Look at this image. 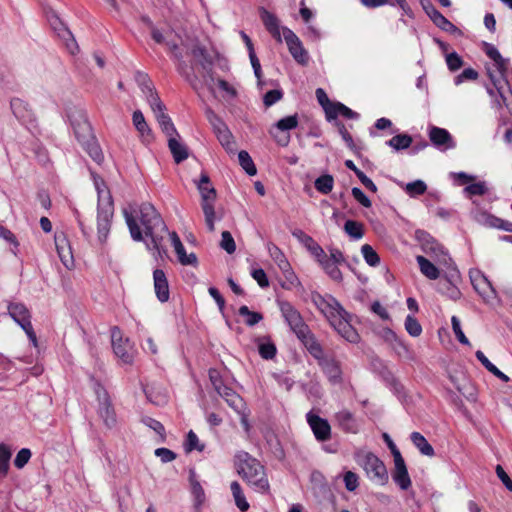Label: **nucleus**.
Here are the masks:
<instances>
[{
  "label": "nucleus",
  "mask_w": 512,
  "mask_h": 512,
  "mask_svg": "<svg viewBox=\"0 0 512 512\" xmlns=\"http://www.w3.org/2000/svg\"><path fill=\"white\" fill-rule=\"evenodd\" d=\"M259 12L265 28L277 41L281 42V27L278 18L263 7Z\"/></svg>",
  "instance_id": "obj_23"
},
{
  "label": "nucleus",
  "mask_w": 512,
  "mask_h": 512,
  "mask_svg": "<svg viewBox=\"0 0 512 512\" xmlns=\"http://www.w3.org/2000/svg\"><path fill=\"white\" fill-rule=\"evenodd\" d=\"M451 323H452L453 332H454L457 340L464 345H470L468 338L465 336V334L463 333V331L461 329L459 319L456 316H452Z\"/></svg>",
  "instance_id": "obj_57"
},
{
  "label": "nucleus",
  "mask_w": 512,
  "mask_h": 512,
  "mask_svg": "<svg viewBox=\"0 0 512 512\" xmlns=\"http://www.w3.org/2000/svg\"><path fill=\"white\" fill-rule=\"evenodd\" d=\"M111 342L114 354L123 364H133L136 349L128 338H123L122 332L118 327L111 329Z\"/></svg>",
  "instance_id": "obj_6"
},
{
  "label": "nucleus",
  "mask_w": 512,
  "mask_h": 512,
  "mask_svg": "<svg viewBox=\"0 0 512 512\" xmlns=\"http://www.w3.org/2000/svg\"><path fill=\"white\" fill-rule=\"evenodd\" d=\"M478 76V72L473 68L464 69L461 74L455 77V84L459 85L466 80H476Z\"/></svg>",
  "instance_id": "obj_63"
},
{
  "label": "nucleus",
  "mask_w": 512,
  "mask_h": 512,
  "mask_svg": "<svg viewBox=\"0 0 512 512\" xmlns=\"http://www.w3.org/2000/svg\"><path fill=\"white\" fill-rule=\"evenodd\" d=\"M170 238L174 250L177 254L178 260L182 265H196L197 257L194 253L187 254L185 251V247L182 244L179 236L176 232L170 233Z\"/></svg>",
  "instance_id": "obj_22"
},
{
  "label": "nucleus",
  "mask_w": 512,
  "mask_h": 512,
  "mask_svg": "<svg viewBox=\"0 0 512 512\" xmlns=\"http://www.w3.org/2000/svg\"><path fill=\"white\" fill-rule=\"evenodd\" d=\"M337 423L346 431H354L356 422L352 413L348 410H341L335 415Z\"/></svg>",
  "instance_id": "obj_41"
},
{
  "label": "nucleus",
  "mask_w": 512,
  "mask_h": 512,
  "mask_svg": "<svg viewBox=\"0 0 512 512\" xmlns=\"http://www.w3.org/2000/svg\"><path fill=\"white\" fill-rule=\"evenodd\" d=\"M191 54L203 70L209 71L211 69L213 60L204 47L195 45L191 50Z\"/></svg>",
  "instance_id": "obj_33"
},
{
  "label": "nucleus",
  "mask_w": 512,
  "mask_h": 512,
  "mask_svg": "<svg viewBox=\"0 0 512 512\" xmlns=\"http://www.w3.org/2000/svg\"><path fill=\"white\" fill-rule=\"evenodd\" d=\"M361 253L366 263L372 267L379 265L380 258L377 252L373 249V247L369 244H364L361 247Z\"/></svg>",
  "instance_id": "obj_51"
},
{
  "label": "nucleus",
  "mask_w": 512,
  "mask_h": 512,
  "mask_svg": "<svg viewBox=\"0 0 512 512\" xmlns=\"http://www.w3.org/2000/svg\"><path fill=\"white\" fill-rule=\"evenodd\" d=\"M311 301L317 307V309L326 317L329 323L333 322L340 315H344L345 309L330 294L321 295L318 292H312Z\"/></svg>",
  "instance_id": "obj_7"
},
{
  "label": "nucleus",
  "mask_w": 512,
  "mask_h": 512,
  "mask_svg": "<svg viewBox=\"0 0 512 512\" xmlns=\"http://www.w3.org/2000/svg\"><path fill=\"white\" fill-rule=\"evenodd\" d=\"M232 495L235 500L236 506L240 511L245 512L249 509V503L242 492L241 486L237 481H233L230 485Z\"/></svg>",
  "instance_id": "obj_40"
},
{
  "label": "nucleus",
  "mask_w": 512,
  "mask_h": 512,
  "mask_svg": "<svg viewBox=\"0 0 512 512\" xmlns=\"http://www.w3.org/2000/svg\"><path fill=\"white\" fill-rule=\"evenodd\" d=\"M55 245L59 258L67 269L74 266V258L70 243L63 232L55 234Z\"/></svg>",
  "instance_id": "obj_15"
},
{
  "label": "nucleus",
  "mask_w": 512,
  "mask_h": 512,
  "mask_svg": "<svg viewBox=\"0 0 512 512\" xmlns=\"http://www.w3.org/2000/svg\"><path fill=\"white\" fill-rule=\"evenodd\" d=\"M415 239L420 244L423 252L430 255L435 259V261H446V253L442 245L439 244L428 232L424 230H416Z\"/></svg>",
  "instance_id": "obj_11"
},
{
  "label": "nucleus",
  "mask_w": 512,
  "mask_h": 512,
  "mask_svg": "<svg viewBox=\"0 0 512 512\" xmlns=\"http://www.w3.org/2000/svg\"><path fill=\"white\" fill-rule=\"evenodd\" d=\"M298 122V115L294 114L278 120L274 126L280 131H289L295 129L298 126Z\"/></svg>",
  "instance_id": "obj_52"
},
{
  "label": "nucleus",
  "mask_w": 512,
  "mask_h": 512,
  "mask_svg": "<svg viewBox=\"0 0 512 512\" xmlns=\"http://www.w3.org/2000/svg\"><path fill=\"white\" fill-rule=\"evenodd\" d=\"M423 8L434 24L440 29L447 32L456 30L455 25L443 16L432 4L428 3L427 5H423Z\"/></svg>",
  "instance_id": "obj_24"
},
{
  "label": "nucleus",
  "mask_w": 512,
  "mask_h": 512,
  "mask_svg": "<svg viewBox=\"0 0 512 512\" xmlns=\"http://www.w3.org/2000/svg\"><path fill=\"white\" fill-rule=\"evenodd\" d=\"M405 329L413 337H418L422 333V327L420 323L411 315L406 317Z\"/></svg>",
  "instance_id": "obj_53"
},
{
  "label": "nucleus",
  "mask_w": 512,
  "mask_h": 512,
  "mask_svg": "<svg viewBox=\"0 0 512 512\" xmlns=\"http://www.w3.org/2000/svg\"><path fill=\"white\" fill-rule=\"evenodd\" d=\"M10 458V450H0V480L5 478L8 473Z\"/></svg>",
  "instance_id": "obj_58"
},
{
  "label": "nucleus",
  "mask_w": 512,
  "mask_h": 512,
  "mask_svg": "<svg viewBox=\"0 0 512 512\" xmlns=\"http://www.w3.org/2000/svg\"><path fill=\"white\" fill-rule=\"evenodd\" d=\"M344 230L354 239H361L364 235L363 225L357 221L347 220L344 225Z\"/></svg>",
  "instance_id": "obj_50"
},
{
  "label": "nucleus",
  "mask_w": 512,
  "mask_h": 512,
  "mask_svg": "<svg viewBox=\"0 0 512 512\" xmlns=\"http://www.w3.org/2000/svg\"><path fill=\"white\" fill-rule=\"evenodd\" d=\"M216 392L221 396L227 404L234 410H239L243 406L242 398L232 388L223 384Z\"/></svg>",
  "instance_id": "obj_31"
},
{
  "label": "nucleus",
  "mask_w": 512,
  "mask_h": 512,
  "mask_svg": "<svg viewBox=\"0 0 512 512\" xmlns=\"http://www.w3.org/2000/svg\"><path fill=\"white\" fill-rule=\"evenodd\" d=\"M298 339L302 341L309 353L318 361V363L326 358L320 343L315 339L310 329L307 330V333H305L303 337H298Z\"/></svg>",
  "instance_id": "obj_26"
},
{
  "label": "nucleus",
  "mask_w": 512,
  "mask_h": 512,
  "mask_svg": "<svg viewBox=\"0 0 512 512\" xmlns=\"http://www.w3.org/2000/svg\"><path fill=\"white\" fill-rule=\"evenodd\" d=\"M316 98L319 102V104L323 107L325 110L326 115L328 114L329 109L332 108L334 105V102H331L326 94V92L322 88L316 89Z\"/></svg>",
  "instance_id": "obj_62"
},
{
  "label": "nucleus",
  "mask_w": 512,
  "mask_h": 512,
  "mask_svg": "<svg viewBox=\"0 0 512 512\" xmlns=\"http://www.w3.org/2000/svg\"><path fill=\"white\" fill-rule=\"evenodd\" d=\"M283 97V92L279 89H273L265 93L263 97V102L266 107H270L274 105L276 102L281 100Z\"/></svg>",
  "instance_id": "obj_59"
},
{
  "label": "nucleus",
  "mask_w": 512,
  "mask_h": 512,
  "mask_svg": "<svg viewBox=\"0 0 512 512\" xmlns=\"http://www.w3.org/2000/svg\"><path fill=\"white\" fill-rule=\"evenodd\" d=\"M268 253L280 270L287 268L290 264L284 253L273 243L267 245Z\"/></svg>",
  "instance_id": "obj_42"
},
{
  "label": "nucleus",
  "mask_w": 512,
  "mask_h": 512,
  "mask_svg": "<svg viewBox=\"0 0 512 512\" xmlns=\"http://www.w3.org/2000/svg\"><path fill=\"white\" fill-rule=\"evenodd\" d=\"M189 482L190 491L194 501V508L196 510H200L206 500V496L202 485L197 480L196 473L194 470H190L189 472Z\"/></svg>",
  "instance_id": "obj_25"
},
{
  "label": "nucleus",
  "mask_w": 512,
  "mask_h": 512,
  "mask_svg": "<svg viewBox=\"0 0 512 512\" xmlns=\"http://www.w3.org/2000/svg\"><path fill=\"white\" fill-rule=\"evenodd\" d=\"M11 109L15 117L26 126H34L35 115L29 105L19 98L11 100Z\"/></svg>",
  "instance_id": "obj_16"
},
{
  "label": "nucleus",
  "mask_w": 512,
  "mask_h": 512,
  "mask_svg": "<svg viewBox=\"0 0 512 512\" xmlns=\"http://www.w3.org/2000/svg\"><path fill=\"white\" fill-rule=\"evenodd\" d=\"M416 261L419 265L421 273L430 280H435L439 277L438 268L424 256H417Z\"/></svg>",
  "instance_id": "obj_34"
},
{
  "label": "nucleus",
  "mask_w": 512,
  "mask_h": 512,
  "mask_svg": "<svg viewBox=\"0 0 512 512\" xmlns=\"http://www.w3.org/2000/svg\"><path fill=\"white\" fill-rule=\"evenodd\" d=\"M474 219L481 225L491 228H500L504 230H510L504 225L503 220L487 213V212H477L474 216Z\"/></svg>",
  "instance_id": "obj_32"
},
{
  "label": "nucleus",
  "mask_w": 512,
  "mask_h": 512,
  "mask_svg": "<svg viewBox=\"0 0 512 512\" xmlns=\"http://www.w3.org/2000/svg\"><path fill=\"white\" fill-rule=\"evenodd\" d=\"M330 324L338 332L339 335H341L350 343H357L359 341V334L350 324L348 320V313L346 311L344 312V315H340Z\"/></svg>",
  "instance_id": "obj_14"
},
{
  "label": "nucleus",
  "mask_w": 512,
  "mask_h": 512,
  "mask_svg": "<svg viewBox=\"0 0 512 512\" xmlns=\"http://www.w3.org/2000/svg\"><path fill=\"white\" fill-rule=\"evenodd\" d=\"M133 124L141 136L150 135V128L148 127L143 113L140 110H136L132 116Z\"/></svg>",
  "instance_id": "obj_49"
},
{
  "label": "nucleus",
  "mask_w": 512,
  "mask_h": 512,
  "mask_svg": "<svg viewBox=\"0 0 512 512\" xmlns=\"http://www.w3.org/2000/svg\"><path fill=\"white\" fill-rule=\"evenodd\" d=\"M391 451L395 462V473L393 479L401 489L406 490L411 485V480L408 475L404 460L401 456L400 450Z\"/></svg>",
  "instance_id": "obj_17"
},
{
  "label": "nucleus",
  "mask_w": 512,
  "mask_h": 512,
  "mask_svg": "<svg viewBox=\"0 0 512 512\" xmlns=\"http://www.w3.org/2000/svg\"><path fill=\"white\" fill-rule=\"evenodd\" d=\"M318 364L322 368L323 372L326 374L331 383H341L342 371L339 362H337L334 358L326 357Z\"/></svg>",
  "instance_id": "obj_20"
},
{
  "label": "nucleus",
  "mask_w": 512,
  "mask_h": 512,
  "mask_svg": "<svg viewBox=\"0 0 512 512\" xmlns=\"http://www.w3.org/2000/svg\"><path fill=\"white\" fill-rule=\"evenodd\" d=\"M92 179L95 189L98 194V209H97V233L100 242L106 241L110 227L111 220L114 214V205L110 191L108 190L104 180L92 173Z\"/></svg>",
  "instance_id": "obj_2"
},
{
  "label": "nucleus",
  "mask_w": 512,
  "mask_h": 512,
  "mask_svg": "<svg viewBox=\"0 0 512 512\" xmlns=\"http://www.w3.org/2000/svg\"><path fill=\"white\" fill-rule=\"evenodd\" d=\"M215 200H202L201 208L203 210L205 216V223L210 232L215 230V209H214Z\"/></svg>",
  "instance_id": "obj_37"
},
{
  "label": "nucleus",
  "mask_w": 512,
  "mask_h": 512,
  "mask_svg": "<svg viewBox=\"0 0 512 512\" xmlns=\"http://www.w3.org/2000/svg\"><path fill=\"white\" fill-rule=\"evenodd\" d=\"M207 118L215 134L225 130L227 125L211 110L207 111Z\"/></svg>",
  "instance_id": "obj_56"
},
{
  "label": "nucleus",
  "mask_w": 512,
  "mask_h": 512,
  "mask_svg": "<svg viewBox=\"0 0 512 512\" xmlns=\"http://www.w3.org/2000/svg\"><path fill=\"white\" fill-rule=\"evenodd\" d=\"M339 115H341L345 118H348V119H354V118H357V116H358L356 112H354L353 110H351L344 104L337 102V103H334V105L332 106L331 109H329L327 118L334 119Z\"/></svg>",
  "instance_id": "obj_38"
},
{
  "label": "nucleus",
  "mask_w": 512,
  "mask_h": 512,
  "mask_svg": "<svg viewBox=\"0 0 512 512\" xmlns=\"http://www.w3.org/2000/svg\"><path fill=\"white\" fill-rule=\"evenodd\" d=\"M446 63L451 71H456L463 65L461 57L456 52H452L446 56Z\"/></svg>",
  "instance_id": "obj_64"
},
{
  "label": "nucleus",
  "mask_w": 512,
  "mask_h": 512,
  "mask_svg": "<svg viewBox=\"0 0 512 512\" xmlns=\"http://www.w3.org/2000/svg\"><path fill=\"white\" fill-rule=\"evenodd\" d=\"M293 236L298 238L315 259L317 257H323V248L312 237L301 230L293 232Z\"/></svg>",
  "instance_id": "obj_27"
},
{
  "label": "nucleus",
  "mask_w": 512,
  "mask_h": 512,
  "mask_svg": "<svg viewBox=\"0 0 512 512\" xmlns=\"http://www.w3.org/2000/svg\"><path fill=\"white\" fill-rule=\"evenodd\" d=\"M470 280L473 288L487 303L496 298V291L487 277L479 270L470 272Z\"/></svg>",
  "instance_id": "obj_12"
},
{
  "label": "nucleus",
  "mask_w": 512,
  "mask_h": 512,
  "mask_svg": "<svg viewBox=\"0 0 512 512\" xmlns=\"http://www.w3.org/2000/svg\"><path fill=\"white\" fill-rule=\"evenodd\" d=\"M8 312L12 319L25 331L29 340L36 347L37 337L31 324V315L27 307L22 303H10Z\"/></svg>",
  "instance_id": "obj_10"
},
{
  "label": "nucleus",
  "mask_w": 512,
  "mask_h": 512,
  "mask_svg": "<svg viewBox=\"0 0 512 512\" xmlns=\"http://www.w3.org/2000/svg\"><path fill=\"white\" fill-rule=\"evenodd\" d=\"M239 315L244 317V322L248 326H254L263 319L261 313L250 311L246 305L239 308Z\"/></svg>",
  "instance_id": "obj_46"
},
{
  "label": "nucleus",
  "mask_w": 512,
  "mask_h": 512,
  "mask_svg": "<svg viewBox=\"0 0 512 512\" xmlns=\"http://www.w3.org/2000/svg\"><path fill=\"white\" fill-rule=\"evenodd\" d=\"M168 147L176 163H181L188 158V149L179 140V135L168 137Z\"/></svg>",
  "instance_id": "obj_28"
},
{
  "label": "nucleus",
  "mask_w": 512,
  "mask_h": 512,
  "mask_svg": "<svg viewBox=\"0 0 512 512\" xmlns=\"http://www.w3.org/2000/svg\"><path fill=\"white\" fill-rule=\"evenodd\" d=\"M405 190L410 196L413 197V196L424 194L425 191L427 190V186L422 180H416V181L407 183Z\"/></svg>",
  "instance_id": "obj_54"
},
{
  "label": "nucleus",
  "mask_w": 512,
  "mask_h": 512,
  "mask_svg": "<svg viewBox=\"0 0 512 512\" xmlns=\"http://www.w3.org/2000/svg\"><path fill=\"white\" fill-rule=\"evenodd\" d=\"M283 37L288 46L289 52L292 57L300 64L304 65L308 62V53L303 48L300 39L297 35L289 28H282Z\"/></svg>",
  "instance_id": "obj_13"
},
{
  "label": "nucleus",
  "mask_w": 512,
  "mask_h": 512,
  "mask_svg": "<svg viewBox=\"0 0 512 512\" xmlns=\"http://www.w3.org/2000/svg\"><path fill=\"white\" fill-rule=\"evenodd\" d=\"M154 289L160 302H166L169 299V285L163 270L156 269L153 272Z\"/></svg>",
  "instance_id": "obj_21"
},
{
  "label": "nucleus",
  "mask_w": 512,
  "mask_h": 512,
  "mask_svg": "<svg viewBox=\"0 0 512 512\" xmlns=\"http://www.w3.org/2000/svg\"><path fill=\"white\" fill-rule=\"evenodd\" d=\"M279 310L285 322L289 325L290 329L297 337H303L307 330L308 325L304 322L300 312L288 301H277Z\"/></svg>",
  "instance_id": "obj_9"
},
{
  "label": "nucleus",
  "mask_w": 512,
  "mask_h": 512,
  "mask_svg": "<svg viewBox=\"0 0 512 512\" xmlns=\"http://www.w3.org/2000/svg\"><path fill=\"white\" fill-rule=\"evenodd\" d=\"M430 141L440 150H448L455 147L451 134L444 128L432 127L429 131Z\"/></svg>",
  "instance_id": "obj_18"
},
{
  "label": "nucleus",
  "mask_w": 512,
  "mask_h": 512,
  "mask_svg": "<svg viewBox=\"0 0 512 512\" xmlns=\"http://www.w3.org/2000/svg\"><path fill=\"white\" fill-rule=\"evenodd\" d=\"M53 28L58 31V34L66 41V46L69 49L71 54H75L78 51V45L71 34V32L65 27L58 28L57 25L62 26V24L58 21V18L55 17V23H52Z\"/></svg>",
  "instance_id": "obj_35"
},
{
  "label": "nucleus",
  "mask_w": 512,
  "mask_h": 512,
  "mask_svg": "<svg viewBox=\"0 0 512 512\" xmlns=\"http://www.w3.org/2000/svg\"><path fill=\"white\" fill-rule=\"evenodd\" d=\"M220 144L224 147V149L228 152V153H235L236 151V144H235V141H234V137L233 135L231 134V132L229 131L228 128H226L225 130L219 132L216 134Z\"/></svg>",
  "instance_id": "obj_45"
},
{
  "label": "nucleus",
  "mask_w": 512,
  "mask_h": 512,
  "mask_svg": "<svg viewBox=\"0 0 512 512\" xmlns=\"http://www.w3.org/2000/svg\"><path fill=\"white\" fill-rule=\"evenodd\" d=\"M356 461L363 467L371 480L381 484L387 480V470L384 463L373 453L361 450L356 454Z\"/></svg>",
  "instance_id": "obj_5"
},
{
  "label": "nucleus",
  "mask_w": 512,
  "mask_h": 512,
  "mask_svg": "<svg viewBox=\"0 0 512 512\" xmlns=\"http://www.w3.org/2000/svg\"><path fill=\"white\" fill-rule=\"evenodd\" d=\"M238 160L241 167L245 170V172L248 175L254 176L257 173V169L254 165V162L247 151H240L238 153Z\"/></svg>",
  "instance_id": "obj_48"
},
{
  "label": "nucleus",
  "mask_w": 512,
  "mask_h": 512,
  "mask_svg": "<svg viewBox=\"0 0 512 512\" xmlns=\"http://www.w3.org/2000/svg\"><path fill=\"white\" fill-rule=\"evenodd\" d=\"M259 354L264 359H272L276 354V347L272 342H264L259 345Z\"/></svg>",
  "instance_id": "obj_60"
},
{
  "label": "nucleus",
  "mask_w": 512,
  "mask_h": 512,
  "mask_svg": "<svg viewBox=\"0 0 512 512\" xmlns=\"http://www.w3.org/2000/svg\"><path fill=\"white\" fill-rule=\"evenodd\" d=\"M93 390L98 401L97 413L99 417L107 427H113L116 424V414L108 392L97 381L94 382Z\"/></svg>",
  "instance_id": "obj_8"
},
{
  "label": "nucleus",
  "mask_w": 512,
  "mask_h": 512,
  "mask_svg": "<svg viewBox=\"0 0 512 512\" xmlns=\"http://www.w3.org/2000/svg\"><path fill=\"white\" fill-rule=\"evenodd\" d=\"M195 184L199 190L202 200H216V190L212 186L209 176L206 173H202L200 179L195 181Z\"/></svg>",
  "instance_id": "obj_29"
},
{
  "label": "nucleus",
  "mask_w": 512,
  "mask_h": 512,
  "mask_svg": "<svg viewBox=\"0 0 512 512\" xmlns=\"http://www.w3.org/2000/svg\"><path fill=\"white\" fill-rule=\"evenodd\" d=\"M307 422L318 440L323 441L329 438L331 428L327 420L309 412L307 414Z\"/></svg>",
  "instance_id": "obj_19"
},
{
  "label": "nucleus",
  "mask_w": 512,
  "mask_h": 512,
  "mask_svg": "<svg viewBox=\"0 0 512 512\" xmlns=\"http://www.w3.org/2000/svg\"><path fill=\"white\" fill-rule=\"evenodd\" d=\"M412 144V137L407 134H398L392 137L387 145L395 150H402L408 148Z\"/></svg>",
  "instance_id": "obj_47"
},
{
  "label": "nucleus",
  "mask_w": 512,
  "mask_h": 512,
  "mask_svg": "<svg viewBox=\"0 0 512 512\" xmlns=\"http://www.w3.org/2000/svg\"><path fill=\"white\" fill-rule=\"evenodd\" d=\"M236 469L238 474L254 487L256 491L267 492L269 483L265 475L264 467L247 451L241 450L236 455Z\"/></svg>",
  "instance_id": "obj_3"
},
{
  "label": "nucleus",
  "mask_w": 512,
  "mask_h": 512,
  "mask_svg": "<svg viewBox=\"0 0 512 512\" xmlns=\"http://www.w3.org/2000/svg\"><path fill=\"white\" fill-rule=\"evenodd\" d=\"M87 152L91 156V158L97 162L101 163L103 161V153L99 147V145L95 141H91L87 143Z\"/></svg>",
  "instance_id": "obj_61"
},
{
  "label": "nucleus",
  "mask_w": 512,
  "mask_h": 512,
  "mask_svg": "<svg viewBox=\"0 0 512 512\" xmlns=\"http://www.w3.org/2000/svg\"><path fill=\"white\" fill-rule=\"evenodd\" d=\"M215 200H202L201 208L203 210L205 216V223L210 232L215 230V209H214Z\"/></svg>",
  "instance_id": "obj_36"
},
{
  "label": "nucleus",
  "mask_w": 512,
  "mask_h": 512,
  "mask_svg": "<svg viewBox=\"0 0 512 512\" xmlns=\"http://www.w3.org/2000/svg\"><path fill=\"white\" fill-rule=\"evenodd\" d=\"M485 52L487 56L495 62L497 69L501 73H504L507 66V60L501 56L498 49L493 45L486 44Z\"/></svg>",
  "instance_id": "obj_43"
},
{
  "label": "nucleus",
  "mask_w": 512,
  "mask_h": 512,
  "mask_svg": "<svg viewBox=\"0 0 512 512\" xmlns=\"http://www.w3.org/2000/svg\"><path fill=\"white\" fill-rule=\"evenodd\" d=\"M316 261L320 264V266L332 280L338 282L342 280V273L338 267L339 264L334 263L333 260L328 261V255L325 253V251H323V257H317Z\"/></svg>",
  "instance_id": "obj_30"
},
{
  "label": "nucleus",
  "mask_w": 512,
  "mask_h": 512,
  "mask_svg": "<svg viewBox=\"0 0 512 512\" xmlns=\"http://www.w3.org/2000/svg\"><path fill=\"white\" fill-rule=\"evenodd\" d=\"M130 235L134 241L144 240V235L149 237L154 249L159 250L164 236L167 234V227L160 214L150 203H143L139 208L140 222L144 227L141 230L137 219L126 209L123 211Z\"/></svg>",
  "instance_id": "obj_1"
},
{
  "label": "nucleus",
  "mask_w": 512,
  "mask_h": 512,
  "mask_svg": "<svg viewBox=\"0 0 512 512\" xmlns=\"http://www.w3.org/2000/svg\"><path fill=\"white\" fill-rule=\"evenodd\" d=\"M141 78L143 79L141 83L142 92L146 95L147 102L149 103L163 133L167 137L178 136V132L171 118L165 113L166 107L160 100L158 94L154 91L152 83L144 75H141Z\"/></svg>",
  "instance_id": "obj_4"
},
{
  "label": "nucleus",
  "mask_w": 512,
  "mask_h": 512,
  "mask_svg": "<svg viewBox=\"0 0 512 512\" xmlns=\"http://www.w3.org/2000/svg\"><path fill=\"white\" fill-rule=\"evenodd\" d=\"M476 358L494 376H496L497 378H499L500 380H502L504 382L509 381V377L506 374H504L503 372H501L493 363H491L482 351L479 350L476 352Z\"/></svg>",
  "instance_id": "obj_39"
},
{
  "label": "nucleus",
  "mask_w": 512,
  "mask_h": 512,
  "mask_svg": "<svg viewBox=\"0 0 512 512\" xmlns=\"http://www.w3.org/2000/svg\"><path fill=\"white\" fill-rule=\"evenodd\" d=\"M220 247L228 254H232L236 250L235 241L229 231H223L221 234Z\"/></svg>",
  "instance_id": "obj_55"
},
{
  "label": "nucleus",
  "mask_w": 512,
  "mask_h": 512,
  "mask_svg": "<svg viewBox=\"0 0 512 512\" xmlns=\"http://www.w3.org/2000/svg\"><path fill=\"white\" fill-rule=\"evenodd\" d=\"M314 185L321 194H329L334 186V178L330 174L322 175L315 180Z\"/></svg>",
  "instance_id": "obj_44"
}]
</instances>
